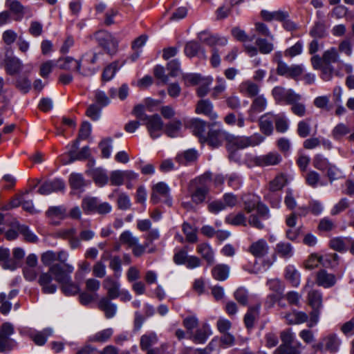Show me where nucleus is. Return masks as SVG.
I'll return each mask as SVG.
<instances>
[{"label": "nucleus", "mask_w": 354, "mask_h": 354, "mask_svg": "<svg viewBox=\"0 0 354 354\" xmlns=\"http://www.w3.org/2000/svg\"><path fill=\"white\" fill-rule=\"evenodd\" d=\"M211 183L212 178L209 173H205L190 181L188 193L194 204L199 205L205 201L209 192Z\"/></svg>", "instance_id": "f257e3e1"}, {"label": "nucleus", "mask_w": 354, "mask_h": 354, "mask_svg": "<svg viewBox=\"0 0 354 354\" xmlns=\"http://www.w3.org/2000/svg\"><path fill=\"white\" fill-rule=\"evenodd\" d=\"M136 118L142 122V124L146 125L151 138H159L163 129V122L160 115L155 114L148 115L145 112V106L140 104L136 106L133 110Z\"/></svg>", "instance_id": "f03ea898"}, {"label": "nucleus", "mask_w": 354, "mask_h": 354, "mask_svg": "<svg viewBox=\"0 0 354 354\" xmlns=\"http://www.w3.org/2000/svg\"><path fill=\"white\" fill-rule=\"evenodd\" d=\"M243 204V208L247 213H251L257 209V213L263 219L270 218V212L268 207L261 203L260 198L254 194H245L241 198Z\"/></svg>", "instance_id": "7ed1b4c3"}, {"label": "nucleus", "mask_w": 354, "mask_h": 354, "mask_svg": "<svg viewBox=\"0 0 354 354\" xmlns=\"http://www.w3.org/2000/svg\"><path fill=\"white\" fill-rule=\"evenodd\" d=\"M255 45L245 46V52L250 57H254L259 53L263 55H268L274 49L273 41L268 37H254Z\"/></svg>", "instance_id": "20e7f679"}, {"label": "nucleus", "mask_w": 354, "mask_h": 354, "mask_svg": "<svg viewBox=\"0 0 354 354\" xmlns=\"http://www.w3.org/2000/svg\"><path fill=\"white\" fill-rule=\"evenodd\" d=\"M120 241L121 244L126 245L128 248H131L133 254L137 257L142 256L148 247V243L140 244L139 238L133 236L129 230H126L120 234Z\"/></svg>", "instance_id": "39448f33"}, {"label": "nucleus", "mask_w": 354, "mask_h": 354, "mask_svg": "<svg viewBox=\"0 0 354 354\" xmlns=\"http://www.w3.org/2000/svg\"><path fill=\"white\" fill-rule=\"evenodd\" d=\"M95 37L99 44L106 53L113 55L116 53L118 41L109 32L100 30L95 32Z\"/></svg>", "instance_id": "423d86ee"}, {"label": "nucleus", "mask_w": 354, "mask_h": 354, "mask_svg": "<svg viewBox=\"0 0 354 354\" xmlns=\"http://www.w3.org/2000/svg\"><path fill=\"white\" fill-rule=\"evenodd\" d=\"M14 332V327L9 322L0 326V353L9 352L16 346L15 341L10 338Z\"/></svg>", "instance_id": "0eeeda50"}, {"label": "nucleus", "mask_w": 354, "mask_h": 354, "mask_svg": "<svg viewBox=\"0 0 354 354\" xmlns=\"http://www.w3.org/2000/svg\"><path fill=\"white\" fill-rule=\"evenodd\" d=\"M151 200L153 203L163 202L168 206H171L172 199L170 196V188L164 182H159L152 188Z\"/></svg>", "instance_id": "6e6552de"}, {"label": "nucleus", "mask_w": 354, "mask_h": 354, "mask_svg": "<svg viewBox=\"0 0 354 354\" xmlns=\"http://www.w3.org/2000/svg\"><path fill=\"white\" fill-rule=\"evenodd\" d=\"M100 53L89 51L84 54L82 57L81 62L82 68L80 74L84 76H91L98 71L100 67L90 66L91 64H95L98 59Z\"/></svg>", "instance_id": "1a4fd4ad"}, {"label": "nucleus", "mask_w": 354, "mask_h": 354, "mask_svg": "<svg viewBox=\"0 0 354 354\" xmlns=\"http://www.w3.org/2000/svg\"><path fill=\"white\" fill-rule=\"evenodd\" d=\"M341 345V340L335 333L328 334L321 339L320 342L314 345V348L319 351H328L335 353L339 351Z\"/></svg>", "instance_id": "9d476101"}, {"label": "nucleus", "mask_w": 354, "mask_h": 354, "mask_svg": "<svg viewBox=\"0 0 354 354\" xmlns=\"http://www.w3.org/2000/svg\"><path fill=\"white\" fill-rule=\"evenodd\" d=\"M50 271L52 272L55 280L59 284L69 281L71 274L74 271V267L71 264L55 263L51 266Z\"/></svg>", "instance_id": "9b49d317"}, {"label": "nucleus", "mask_w": 354, "mask_h": 354, "mask_svg": "<svg viewBox=\"0 0 354 354\" xmlns=\"http://www.w3.org/2000/svg\"><path fill=\"white\" fill-rule=\"evenodd\" d=\"M265 138L259 133H254L250 136H239L232 138L230 145L238 149L248 147H255L261 144Z\"/></svg>", "instance_id": "f8f14e48"}, {"label": "nucleus", "mask_w": 354, "mask_h": 354, "mask_svg": "<svg viewBox=\"0 0 354 354\" xmlns=\"http://www.w3.org/2000/svg\"><path fill=\"white\" fill-rule=\"evenodd\" d=\"M4 68L9 75L19 73L23 68L22 62L17 57L6 54L3 59Z\"/></svg>", "instance_id": "ddd939ff"}, {"label": "nucleus", "mask_w": 354, "mask_h": 354, "mask_svg": "<svg viewBox=\"0 0 354 354\" xmlns=\"http://www.w3.org/2000/svg\"><path fill=\"white\" fill-rule=\"evenodd\" d=\"M53 275L50 269L46 272H42L39 277L38 283L41 287L44 294H53L56 292L57 286L53 283Z\"/></svg>", "instance_id": "4468645a"}, {"label": "nucleus", "mask_w": 354, "mask_h": 354, "mask_svg": "<svg viewBox=\"0 0 354 354\" xmlns=\"http://www.w3.org/2000/svg\"><path fill=\"white\" fill-rule=\"evenodd\" d=\"M65 184L61 179L56 178L44 182L39 188L38 192L41 195H48L52 192L62 191Z\"/></svg>", "instance_id": "2eb2a0df"}, {"label": "nucleus", "mask_w": 354, "mask_h": 354, "mask_svg": "<svg viewBox=\"0 0 354 354\" xmlns=\"http://www.w3.org/2000/svg\"><path fill=\"white\" fill-rule=\"evenodd\" d=\"M198 39L213 48L216 45L225 46L227 44V38L224 37H218L217 35H212L207 31H202L198 35Z\"/></svg>", "instance_id": "dca6fc26"}, {"label": "nucleus", "mask_w": 354, "mask_h": 354, "mask_svg": "<svg viewBox=\"0 0 354 354\" xmlns=\"http://www.w3.org/2000/svg\"><path fill=\"white\" fill-rule=\"evenodd\" d=\"M103 287L107 290V297L109 299L119 297L120 290V283L118 279H113L112 277H107L103 281Z\"/></svg>", "instance_id": "f3484780"}, {"label": "nucleus", "mask_w": 354, "mask_h": 354, "mask_svg": "<svg viewBox=\"0 0 354 354\" xmlns=\"http://www.w3.org/2000/svg\"><path fill=\"white\" fill-rule=\"evenodd\" d=\"M212 333L209 325L205 323L196 330L195 333L192 332L189 338L195 344H204Z\"/></svg>", "instance_id": "a211bd4d"}, {"label": "nucleus", "mask_w": 354, "mask_h": 354, "mask_svg": "<svg viewBox=\"0 0 354 354\" xmlns=\"http://www.w3.org/2000/svg\"><path fill=\"white\" fill-rule=\"evenodd\" d=\"M56 66L62 70L67 71H76L80 73L82 68L81 62L75 60L71 57H66L64 58H59L55 61Z\"/></svg>", "instance_id": "6ab92c4d"}, {"label": "nucleus", "mask_w": 354, "mask_h": 354, "mask_svg": "<svg viewBox=\"0 0 354 354\" xmlns=\"http://www.w3.org/2000/svg\"><path fill=\"white\" fill-rule=\"evenodd\" d=\"M224 138L223 133L220 129H209L206 134L203 142H207L212 148H217L221 145Z\"/></svg>", "instance_id": "aec40b11"}, {"label": "nucleus", "mask_w": 354, "mask_h": 354, "mask_svg": "<svg viewBox=\"0 0 354 354\" xmlns=\"http://www.w3.org/2000/svg\"><path fill=\"white\" fill-rule=\"evenodd\" d=\"M207 124L202 120L195 118L191 120L189 128L192 132L199 138L201 143H203V139L205 138Z\"/></svg>", "instance_id": "412c9836"}, {"label": "nucleus", "mask_w": 354, "mask_h": 354, "mask_svg": "<svg viewBox=\"0 0 354 354\" xmlns=\"http://www.w3.org/2000/svg\"><path fill=\"white\" fill-rule=\"evenodd\" d=\"M196 113L208 116L211 120H215L218 115L213 110V104L209 100H201L198 101L196 108Z\"/></svg>", "instance_id": "4be33fe9"}, {"label": "nucleus", "mask_w": 354, "mask_h": 354, "mask_svg": "<svg viewBox=\"0 0 354 354\" xmlns=\"http://www.w3.org/2000/svg\"><path fill=\"white\" fill-rule=\"evenodd\" d=\"M259 167H268L277 165L282 160L281 156L277 151H271L266 154L259 156Z\"/></svg>", "instance_id": "5701e85b"}, {"label": "nucleus", "mask_w": 354, "mask_h": 354, "mask_svg": "<svg viewBox=\"0 0 354 354\" xmlns=\"http://www.w3.org/2000/svg\"><path fill=\"white\" fill-rule=\"evenodd\" d=\"M316 283L325 288L333 286L336 283V277L333 274L328 273L325 270H321L317 273Z\"/></svg>", "instance_id": "b1692460"}, {"label": "nucleus", "mask_w": 354, "mask_h": 354, "mask_svg": "<svg viewBox=\"0 0 354 354\" xmlns=\"http://www.w3.org/2000/svg\"><path fill=\"white\" fill-rule=\"evenodd\" d=\"M111 299L108 297H102L98 302L99 309L104 313L105 317L107 319L113 317L118 309L117 305L112 303Z\"/></svg>", "instance_id": "393cba45"}, {"label": "nucleus", "mask_w": 354, "mask_h": 354, "mask_svg": "<svg viewBox=\"0 0 354 354\" xmlns=\"http://www.w3.org/2000/svg\"><path fill=\"white\" fill-rule=\"evenodd\" d=\"M250 252L255 257H263L268 253L269 246L266 240L261 239L252 243L249 248Z\"/></svg>", "instance_id": "a878e982"}, {"label": "nucleus", "mask_w": 354, "mask_h": 354, "mask_svg": "<svg viewBox=\"0 0 354 354\" xmlns=\"http://www.w3.org/2000/svg\"><path fill=\"white\" fill-rule=\"evenodd\" d=\"M198 156V153L196 149H189L178 153L175 159L180 165H187L194 162Z\"/></svg>", "instance_id": "bb28decb"}, {"label": "nucleus", "mask_w": 354, "mask_h": 354, "mask_svg": "<svg viewBox=\"0 0 354 354\" xmlns=\"http://www.w3.org/2000/svg\"><path fill=\"white\" fill-rule=\"evenodd\" d=\"M283 317L288 324H301L308 321V315L303 311L293 310L285 314Z\"/></svg>", "instance_id": "cd10ccee"}, {"label": "nucleus", "mask_w": 354, "mask_h": 354, "mask_svg": "<svg viewBox=\"0 0 354 354\" xmlns=\"http://www.w3.org/2000/svg\"><path fill=\"white\" fill-rule=\"evenodd\" d=\"M274 114L267 113L262 115L259 120V127L262 133L269 136L273 131Z\"/></svg>", "instance_id": "c85d7f7f"}, {"label": "nucleus", "mask_w": 354, "mask_h": 354, "mask_svg": "<svg viewBox=\"0 0 354 354\" xmlns=\"http://www.w3.org/2000/svg\"><path fill=\"white\" fill-rule=\"evenodd\" d=\"M285 279L293 287H298L301 282V275L299 271L292 265L286 266L284 273Z\"/></svg>", "instance_id": "c756f323"}, {"label": "nucleus", "mask_w": 354, "mask_h": 354, "mask_svg": "<svg viewBox=\"0 0 354 354\" xmlns=\"http://www.w3.org/2000/svg\"><path fill=\"white\" fill-rule=\"evenodd\" d=\"M261 18L266 21H277L281 22L286 19V17H289V14L286 11L276 10L270 12L266 10H262L261 11Z\"/></svg>", "instance_id": "7c9ffc66"}, {"label": "nucleus", "mask_w": 354, "mask_h": 354, "mask_svg": "<svg viewBox=\"0 0 354 354\" xmlns=\"http://www.w3.org/2000/svg\"><path fill=\"white\" fill-rule=\"evenodd\" d=\"M185 53L188 57H194L200 53L201 57L206 59L207 55L203 49H202L201 45L195 41H190L187 42L185 47Z\"/></svg>", "instance_id": "2f4dec72"}, {"label": "nucleus", "mask_w": 354, "mask_h": 354, "mask_svg": "<svg viewBox=\"0 0 354 354\" xmlns=\"http://www.w3.org/2000/svg\"><path fill=\"white\" fill-rule=\"evenodd\" d=\"M231 33L237 41L243 43L245 50V46H250V42H252L254 39V35H248L245 30L241 29L239 27L233 28L231 30Z\"/></svg>", "instance_id": "473e14b6"}, {"label": "nucleus", "mask_w": 354, "mask_h": 354, "mask_svg": "<svg viewBox=\"0 0 354 354\" xmlns=\"http://www.w3.org/2000/svg\"><path fill=\"white\" fill-rule=\"evenodd\" d=\"M260 305L250 307L244 316V323L247 328L250 329L254 327V322L259 315Z\"/></svg>", "instance_id": "72a5a7b5"}, {"label": "nucleus", "mask_w": 354, "mask_h": 354, "mask_svg": "<svg viewBox=\"0 0 354 354\" xmlns=\"http://www.w3.org/2000/svg\"><path fill=\"white\" fill-rule=\"evenodd\" d=\"M267 106L266 99L263 95L256 97L250 106L248 111L249 115L252 116L259 113L265 110Z\"/></svg>", "instance_id": "f704fd0d"}, {"label": "nucleus", "mask_w": 354, "mask_h": 354, "mask_svg": "<svg viewBox=\"0 0 354 354\" xmlns=\"http://www.w3.org/2000/svg\"><path fill=\"white\" fill-rule=\"evenodd\" d=\"M230 267L225 264H217L212 270L213 278L217 281L226 280L230 274Z\"/></svg>", "instance_id": "c9c22d12"}, {"label": "nucleus", "mask_w": 354, "mask_h": 354, "mask_svg": "<svg viewBox=\"0 0 354 354\" xmlns=\"http://www.w3.org/2000/svg\"><path fill=\"white\" fill-rule=\"evenodd\" d=\"M158 336L154 332H149L140 337V345L143 351L151 349L150 348L158 343Z\"/></svg>", "instance_id": "e433bc0d"}, {"label": "nucleus", "mask_w": 354, "mask_h": 354, "mask_svg": "<svg viewBox=\"0 0 354 354\" xmlns=\"http://www.w3.org/2000/svg\"><path fill=\"white\" fill-rule=\"evenodd\" d=\"M6 6L15 15V20L21 21L24 15V7L17 0H6Z\"/></svg>", "instance_id": "4c0bfd02"}, {"label": "nucleus", "mask_w": 354, "mask_h": 354, "mask_svg": "<svg viewBox=\"0 0 354 354\" xmlns=\"http://www.w3.org/2000/svg\"><path fill=\"white\" fill-rule=\"evenodd\" d=\"M46 214L51 220L55 218L64 220L68 217L66 208L63 205L50 207Z\"/></svg>", "instance_id": "58836bf2"}, {"label": "nucleus", "mask_w": 354, "mask_h": 354, "mask_svg": "<svg viewBox=\"0 0 354 354\" xmlns=\"http://www.w3.org/2000/svg\"><path fill=\"white\" fill-rule=\"evenodd\" d=\"M350 243L349 237H335L330 241V246L333 250L342 252L346 251Z\"/></svg>", "instance_id": "ea45409f"}, {"label": "nucleus", "mask_w": 354, "mask_h": 354, "mask_svg": "<svg viewBox=\"0 0 354 354\" xmlns=\"http://www.w3.org/2000/svg\"><path fill=\"white\" fill-rule=\"evenodd\" d=\"M197 252L207 261L212 264L214 261V253L212 247L207 243H201L197 246Z\"/></svg>", "instance_id": "a19ab883"}, {"label": "nucleus", "mask_w": 354, "mask_h": 354, "mask_svg": "<svg viewBox=\"0 0 354 354\" xmlns=\"http://www.w3.org/2000/svg\"><path fill=\"white\" fill-rule=\"evenodd\" d=\"M52 334V330L48 328L44 329L42 331H35L30 334L32 340L38 346H43L47 340V337Z\"/></svg>", "instance_id": "79ce46f5"}, {"label": "nucleus", "mask_w": 354, "mask_h": 354, "mask_svg": "<svg viewBox=\"0 0 354 354\" xmlns=\"http://www.w3.org/2000/svg\"><path fill=\"white\" fill-rule=\"evenodd\" d=\"M351 132L348 125L344 123L337 124L331 131V136L335 140H341L345 136Z\"/></svg>", "instance_id": "37998d69"}, {"label": "nucleus", "mask_w": 354, "mask_h": 354, "mask_svg": "<svg viewBox=\"0 0 354 354\" xmlns=\"http://www.w3.org/2000/svg\"><path fill=\"white\" fill-rule=\"evenodd\" d=\"M99 202L95 197H85L82 202V208L87 214L95 213Z\"/></svg>", "instance_id": "c03bdc74"}, {"label": "nucleus", "mask_w": 354, "mask_h": 354, "mask_svg": "<svg viewBox=\"0 0 354 354\" xmlns=\"http://www.w3.org/2000/svg\"><path fill=\"white\" fill-rule=\"evenodd\" d=\"M274 118L277 131L279 133L286 132L289 128V123L286 114L284 113L274 114Z\"/></svg>", "instance_id": "a18cd8bd"}, {"label": "nucleus", "mask_w": 354, "mask_h": 354, "mask_svg": "<svg viewBox=\"0 0 354 354\" xmlns=\"http://www.w3.org/2000/svg\"><path fill=\"white\" fill-rule=\"evenodd\" d=\"M121 67L118 62H113L108 65L103 71L102 80L104 82L110 81Z\"/></svg>", "instance_id": "49530a36"}, {"label": "nucleus", "mask_w": 354, "mask_h": 354, "mask_svg": "<svg viewBox=\"0 0 354 354\" xmlns=\"http://www.w3.org/2000/svg\"><path fill=\"white\" fill-rule=\"evenodd\" d=\"M308 304L311 308H322V293L315 290L309 291L308 294Z\"/></svg>", "instance_id": "de8ad7c7"}, {"label": "nucleus", "mask_w": 354, "mask_h": 354, "mask_svg": "<svg viewBox=\"0 0 354 354\" xmlns=\"http://www.w3.org/2000/svg\"><path fill=\"white\" fill-rule=\"evenodd\" d=\"M240 91L248 97L256 96L259 91V87L257 84L250 82H244L240 85Z\"/></svg>", "instance_id": "09e8293b"}, {"label": "nucleus", "mask_w": 354, "mask_h": 354, "mask_svg": "<svg viewBox=\"0 0 354 354\" xmlns=\"http://www.w3.org/2000/svg\"><path fill=\"white\" fill-rule=\"evenodd\" d=\"M276 252L285 259L290 258L293 254L292 247L288 243L280 242L276 245Z\"/></svg>", "instance_id": "8fccbe9b"}, {"label": "nucleus", "mask_w": 354, "mask_h": 354, "mask_svg": "<svg viewBox=\"0 0 354 354\" xmlns=\"http://www.w3.org/2000/svg\"><path fill=\"white\" fill-rule=\"evenodd\" d=\"M60 285L63 293L66 296L75 295L80 290L79 286L74 283L71 278L69 279L68 281L62 283Z\"/></svg>", "instance_id": "3c124183"}, {"label": "nucleus", "mask_w": 354, "mask_h": 354, "mask_svg": "<svg viewBox=\"0 0 354 354\" xmlns=\"http://www.w3.org/2000/svg\"><path fill=\"white\" fill-rule=\"evenodd\" d=\"M226 182L230 187L236 190L242 186L243 179L239 174L230 173L226 174Z\"/></svg>", "instance_id": "603ef678"}, {"label": "nucleus", "mask_w": 354, "mask_h": 354, "mask_svg": "<svg viewBox=\"0 0 354 354\" xmlns=\"http://www.w3.org/2000/svg\"><path fill=\"white\" fill-rule=\"evenodd\" d=\"M310 119L301 120L297 124V133L301 138H306L310 134Z\"/></svg>", "instance_id": "864d4df0"}, {"label": "nucleus", "mask_w": 354, "mask_h": 354, "mask_svg": "<svg viewBox=\"0 0 354 354\" xmlns=\"http://www.w3.org/2000/svg\"><path fill=\"white\" fill-rule=\"evenodd\" d=\"M182 127V123L176 120L168 123L165 126V133L170 138H175L179 136Z\"/></svg>", "instance_id": "5fc2aeb1"}, {"label": "nucleus", "mask_w": 354, "mask_h": 354, "mask_svg": "<svg viewBox=\"0 0 354 354\" xmlns=\"http://www.w3.org/2000/svg\"><path fill=\"white\" fill-rule=\"evenodd\" d=\"M255 31L259 37H268L271 41H274V35L272 33L268 26L262 22H256L254 24Z\"/></svg>", "instance_id": "6e6d98bb"}, {"label": "nucleus", "mask_w": 354, "mask_h": 354, "mask_svg": "<svg viewBox=\"0 0 354 354\" xmlns=\"http://www.w3.org/2000/svg\"><path fill=\"white\" fill-rule=\"evenodd\" d=\"M17 230L21 235H23L26 241L30 243H37L38 241V237L29 229L28 226L17 224Z\"/></svg>", "instance_id": "4d7b16f0"}, {"label": "nucleus", "mask_w": 354, "mask_h": 354, "mask_svg": "<svg viewBox=\"0 0 354 354\" xmlns=\"http://www.w3.org/2000/svg\"><path fill=\"white\" fill-rule=\"evenodd\" d=\"M322 59L326 65H330L331 63L335 62L338 64L340 61L339 60V53L335 48H330L326 50L323 54Z\"/></svg>", "instance_id": "13d9d810"}, {"label": "nucleus", "mask_w": 354, "mask_h": 354, "mask_svg": "<svg viewBox=\"0 0 354 354\" xmlns=\"http://www.w3.org/2000/svg\"><path fill=\"white\" fill-rule=\"evenodd\" d=\"M306 183L313 187L315 188L317 186H324L326 185L325 183H323L320 180V175L315 171H310L306 176Z\"/></svg>", "instance_id": "bf43d9fd"}, {"label": "nucleus", "mask_w": 354, "mask_h": 354, "mask_svg": "<svg viewBox=\"0 0 354 354\" xmlns=\"http://www.w3.org/2000/svg\"><path fill=\"white\" fill-rule=\"evenodd\" d=\"M113 335L112 328H106L96 333L95 335L90 337L91 341L95 342H106Z\"/></svg>", "instance_id": "052dcab7"}, {"label": "nucleus", "mask_w": 354, "mask_h": 354, "mask_svg": "<svg viewBox=\"0 0 354 354\" xmlns=\"http://www.w3.org/2000/svg\"><path fill=\"white\" fill-rule=\"evenodd\" d=\"M286 178L283 175L276 176L269 185L270 193L281 190L286 185Z\"/></svg>", "instance_id": "680f3d73"}, {"label": "nucleus", "mask_w": 354, "mask_h": 354, "mask_svg": "<svg viewBox=\"0 0 354 354\" xmlns=\"http://www.w3.org/2000/svg\"><path fill=\"white\" fill-rule=\"evenodd\" d=\"M182 227L188 242L194 243L197 241L196 230L190 224L185 222L183 223Z\"/></svg>", "instance_id": "e2e57ef3"}, {"label": "nucleus", "mask_w": 354, "mask_h": 354, "mask_svg": "<svg viewBox=\"0 0 354 354\" xmlns=\"http://www.w3.org/2000/svg\"><path fill=\"white\" fill-rule=\"evenodd\" d=\"M93 178L95 183L100 187L105 185L109 180L106 173L102 169H95L93 172Z\"/></svg>", "instance_id": "0e129e2a"}, {"label": "nucleus", "mask_w": 354, "mask_h": 354, "mask_svg": "<svg viewBox=\"0 0 354 354\" xmlns=\"http://www.w3.org/2000/svg\"><path fill=\"white\" fill-rule=\"evenodd\" d=\"M235 299L242 306H246L248 303V290L243 288H239L234 293Z\"/></svg>", "instance_id": "69168bd1"}, {"label": "nucleus", "mask_w": 354, "mask_h": 354, "mask_svg": "<svg viewBox=\"0 0 354 354\" xmlns=\"http://www.w3.org/2000/svg\"><path fill=\"white\" fill-rule=\"evenodd\" d=\"M16 87L24 93H27L31 88V82L26 77H19L16 80Z\"/></svg>", "instance_id": "338daca9"}, {"label": "nucleus", "mask_w": 354, "mask_h": 354, "mask_svg": "<svg viewBox=\"0 0 354 354\" xmlns=\"http://www.w3.org/2000/svg\"><path fill=\"white\" fill-rule=\"evenodd\" d=\"M274 354H301L300 351L292 345L281 344Z\"/></svg>", "instance_id": "774afa93"}]
</instances>
